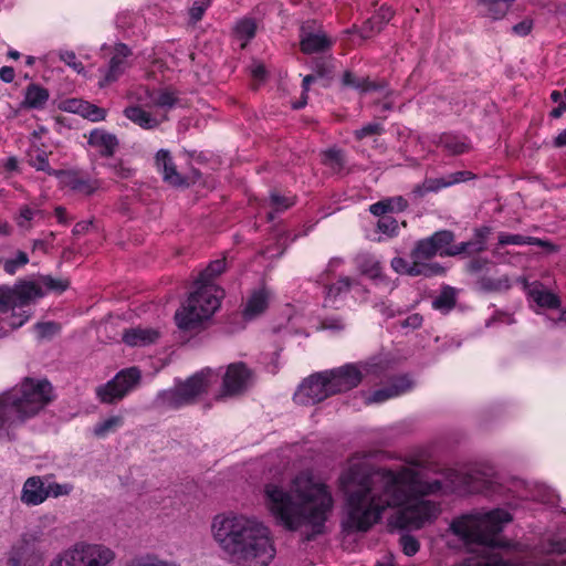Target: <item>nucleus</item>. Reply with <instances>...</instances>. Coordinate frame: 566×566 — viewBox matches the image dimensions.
Segmentation results:
<instances>
[{"label":"nucleus","mask_w":566,"mask_h":566,"mask_svg":"<svg viewBox=\"0 0 566 566\" xmlns=\"http://www.w3.org/2000/svg\"><path fill=\"white\" fill-rule=\"evenodd\" d=\"M377 229L380 233L386 234L387 237H394L398 231V222L391 216H382V218L378 219Z\"/></svg>","instance_id":"57"},{"label":"nucleus","mask_w":566,"mask_h":566,"mask_svg":"<svg viewBox=\"0 0 566 566\" xmlns=\"http://www.w3.org/2000/svg\"><path fill=\"white\" fill-rule=\"evenodd\" d=\"M52 392V385L46 379L27 377L19 386L1 394L0 440H13V430L50 403Z\"/></svg>","instance_id":"4"},{"label":"nucleus","mask_w":566,"mask_h":566,"mask_svg":"<svg viewBox=\"0 0 566 566\" xmlns=\"http://www.w3.org/2000/svg\"><path fill=\"white\" fill-rule=\"evenodd\" d=\"M524 289L526 290L527 296L539 307L557 310L562 305L559 296L551 291L544 290L542 284L538 282L528 284L525 280Z\"/></svg>","instance_id":"25"},{"label":"nucleus","mask_w":566,"mask_h":566,"mask_svg":"<svg viewBox=\"0 0 566 566\" xmlns=\"http://www.w3.org/2000/svg\"><path fill=\"white\" fill-rule=\"evenodd\" d=\"M342 262L343 261L340 259H332L328 262L326 271L318 276V283L323 284L324 286L325 306H332L342 294L349 292L350 287L355 283V280L348 276H343L332 284L326 282L328 274L333 273L335 269L342 264Z\"/></svg>","instance_id":"16"},{"label":"nucleus","mask_w":566,"mask_h":566,"mask_svg":"<svg viewBox=\"0 0 566 566\" xmlns=\"http://www.w3.org/2000/svg\"><path fill=\"white\" fill-rule=\"evenodd\" d=\"M106 167L116 181L132 179L136 170L128 166L123 159H113L103 164Z\"/></svg>","instance_id":"43"},{"label":"nucleus","mask_w":566,"mask_h":566,"mask_svg":"<svg viewBox=\"0 0 566 566\" xmlns=\"http://www.w3.org/2000/svg\"><path fill=\"white\" fill-rule=\"evenodd\" d=\"M18 306L29 308L30 302L43 295L41 286L34 282H25L14 289Z\"/></svg>","instance_id":"36"},{"label":"nucleus","mask_w":566,"mask_h":566,"mask_svg":"<svg viewBox=\"0 0 566 566\" xmlns=\"http://www.w3.org/2000/svg\"><path fill=\"white\" fill-rule=\"evenodd\" d=\"M124 114L142 128L150 129L159 125V120L146 108H124Z\"/></svg>","instance_id":"40"},{"label":"nucleus","mask_w":566,"mask_h":566,"mask_svg":"<svg viewBox=\"0 0 566 566\" xmlns=\"http://www.w3.org/2000/svg\"><path fill=\"white\" fill-rule=\"evenodd\" d=\"M400 545L402 547L403 554L407 556H413L420 548L419 541L408 534L401 535Z\"/></svg>","instance_id":"58"},{"label":"nucleus","mask_w":566,"mask_h":566,"mask_svg":"<svg viewBox=\"0 0 566 566\" xmlns=\"http://www.w3.org/2000/svg\"><path fill=\"white\" fill-rule=\"evenodd\" d=\"M385 133V128L381 123L373 122L364 125L361 128L354 132V136L357 140H361L369 136H379Z\"/></svg>","instance_id":"55"},{"label":"nucleus","mask_w":566,"mask_h":566,"mask_svg":"<svg viewBox=\"0 0 566 566\" xmlns=\"http://www.w3.org/2000/svg\"><path fill=\"white\" fill-rule=\"evenodd\" d=\"M485 546L476 555L464 558L459 566H523L522 563L505 559L500 553H494Z\"/></svg>","instance_id":"24"},{"label":"nucleus","mask_w":566,"mask_h":566,"mask_svg":"<svg viewBox=\"0 0 566 566\" xmlns=\"http://www.w3.org/2000/svg\"><path fill=\"white\" fill-rule=\"evenodd\" d=\"M412 387V381L408 375H399L390 378L387 386L375 390L368 398V403H380L388 399L398 397L407 392Z\"/></svg>","instance_id":"19"},{"label":"nucleus","mask_w":566,"mask_h":566,"mask_svg":"<svg viewBox=\"0 0 566 566\" xmlns=\"http://www.w3.org/2000/svg\"><path fill=\"white\" fill-rule=\"evenodd\" d=\"M265 497L270 512L285 528L296 531L302 526L310 527L306 541H313L326 532V522L334 507V499L326 484L297 476L290 491L268 484Z\"/></svg>","instance_id":"2"},{"label":"nucleus","mask_w":566,"mask_h":566,"mask_svg":"<svg viewBox=\"0 0 566 566\" xmlns=\"http://www.w3.org/2000/svg\"><path fill=\"white\" fill-rule=\"evenodd\" d=\"M211 376L212 370L206 368L185 381L177 382L174 388L161 390L157 396L158 405L175 410L192 405L199 396L208 390Z\"/></svg>","instance_id":"11"},{"label":"nucleus","mask_w":566,"mask_h":566,"mask_svg":"<svg viewBox=\"0 0 566 566\" xmlns=\"http://www.w3.org/2000/svg\"><path fill=\"white\" fill-rule=\"evenodd\" d=\"M394 17L390 7L381 6L363 25V36L367 38L370 33L380 32Z\"/></svg>","instance_id":"34"},{"label":"nucleus","mask_w":566,"mask_h":566,"mask_svg":"<svg viewBox=\"0 0 566 566\" xmlns=\"http://www.w3.org/2000/svg\"><path fill=\"white\" fill-rule=\"evenodd\" d=\"M87 144L94 148L102 158H112L119 147V140L116 135L102 128H94L90 132Z\"/></svg>","instance_id":"20"},{"label":"nucleus","mask_w":566,"mask_h":566,"mask_svg":"<svg viewBox=\"0 0 566 566\" xmlns=\"http://www.w3.org/2000/svg\"><path fill=\"white\" fill-rule=\"evenodd\" d=\"M35 329L41 338H46L56 334L60 327L54 322H42L35 325Z\"/></svg>","instance_id":"60"},{"label":"nucleus","mask_w":566,"mask_h":566,"mask_svg":"<svg viewBox=\"0 0 566 566\" xmlns=\"http://www.w3.org/2000/svg\"><path fill=\"white\" fill-rule=\"evenodd\" d=\"M361 380V371L353 364L316 373L298 386L294 401L305 406L316 405L333 395L356 388Z\"/></svg>","instance_id":"6"},{"label":"nucleus","mask_w":566,"mask_h":566,"mask_svg":"<svg viewBox=\"0 0 566 566\" xmlns=\"http://www.w3.org/2000/svg\"><path fill=\"white\" fill-rule=\"evenodd\" d=\"M150 97L153 106H175L179 102L176 91L170 87L154 91Z\"/></svg>","instance_id":"49"},{"label":"nucleus","mask_w":566,"mask_h":566,"mask_svg":"<svg viewBox=\"0 0 566 566\" xmlns=\"http://www.w3.org/2000/svg\"><path fill=\"white\" fill-rule=\"evenodd\" d=\"M227 269V260L226 258L217 259L211 261L209 265L200 272L196 282L202 284H214L213 280L221 275Z\"/></svg>","instance_id":"42"},{"label":"nucleus","mask_w":566,"mask_h":566,"mask_svg":"<svg viewBox=\"0 0 566 566\" xmlns=\"http://www.w3.org/2000/svg\"><path fill=\"white\" fill-rule=\"evenodd\" d=\"M53 177L59 179L61 188L85 197L93 196L102 187L101 179L93 178L88 172L80 169H61L53 172Z\"/></svg>","instance_id":"13"},{"label":"nucleus","mask_w":566,"mask_h":566,"mask_svg":"<svg viewBox=\"0 0 566 566\" xmlns=\"http://www.w3.org/2000/svg\"><path fill=\"white\" fill-rule=\"evenodd\" d=\"M29 165L39 171H44L49 176H53V172H57L61 169H53L50 166L48 154L42 150H35L29 154Z\"/></svg>","instance_id":"48"},{"label":"nucleus","mask_w":566,"mask_h":566,"mask_svg":"<svg viewBox=\"0 0 566 566\" xmlns=\"http://www.w3.org/2000/svg\"><path fill=\"white\" fill-rule=\"evenodd\" d=\"M252 377V370L242 361L232 363L227 367L222 379V392L226 396H235L243 392Z\"/></svg>","instance_id":"15"},{"label":"nucleus","mask_w":566,"mask_h":566,"mask_svg":"<svg viewBox=\"0 0 566 566\" xmlns=\"http://www.w3.org/2000/svg\"><path fill=\"white\" fill-rule=\"evenodd\" d=\"M224 290L217 284H202L195 282L186 305L176 312L177 326L184 331H192L209 319L221 305Z\"/></svg>","instance_id":"8"},{"label":"nucleus","mask_w":566,"mask_h":566,"mask_svg":"<svg viewBox=\"0 0 566 566\" xmlns=\"http://www.w3.org/2000/svg\"><path fill=\"white\" fill-rule=\"evenodd\" d=\"M123 424L124 418L122 416H112L104 421L96 423L93 429V433L96 438L103 439L123 427Z\"/></svg>","instance_id":"45"},{"label":"nucleus","mask_w":566,"mask_h":566,"mask_svg":"<svg viewBox=\"0 0 566 566\" xmlns=\"http://www.w3.org/2000/svg\"><path fill=\"white\" fill-rule=\"evenodd\" d=\"M510 244H512V245H535V247L545 248L549 251L556 250V248L553 243H551L547 240L541 239V238L501 232L499 234V245L504 247V245H510Z\"/></svg>","instance_id":"33"},{"label":"nucleus","mask_w":566,"mask_h":566,"mask_svg":"<svg viewBox=\"0 0 566 566\" xmlns=\"http://www.w3.org/2000/svg\"><path fill=\"white\" fill-rule=\"evenodd\" d=\"M132 55L130 48L125 43H117L114 48V55L108 62V66L104 70L99 69L103 77L98 81L101 87H105L116 82L124 74L128 63L127 57Z\"/></svg>","instance_id":"17"},{"label":"nucleus","mask_w":566,"mask_h":566,"mask_svg":"<svg viewBox=\"0 0 566 566\" xmlns=\"http://www.w3.org/2000/svg\"><path fill=\"white\" fill-rule=\"evenodd\" d=\"M295 205V196L281 195L277 191H271L269 196V206L273 211L268 212L266 220L273 221L276 212H283Z\"/></svg>","instance_id":"37"},{"label":"nucleus","mask_w":566,"mask_h":566,"mask_svg":"<svg viewBox=\"0 0 566 566\" xmlns=\"http://www.w3.org/2000/svg\"><path fill=\"white\" fill-rule=\"evenodd\" d=\"M140 380L142 373L137 367L124 368L106 384L96 387L95 394L102 403L112 405L124 399Z\"/></svg>","instance_id":"12"},{"label":"nucleus","mask_w":566,"mask_h":566,"mask_svg":"<svg viewBox=\"0 0 566 566\" xmlns=\"http://www.w3.org/2000/svg\"><path fill=\"white\" fill-rule=\"evenodd\" d=\"M159 337V332L154 328L135 327L126 329L123 334V340L128 346H146L155 343Z\"/></svg>","instance_id":"32"},{"label":"nucleus","mask_w":566,"mask_h":566,"mask_svg":"<svg viewBox=\"0 0 566 566\" xmlns=\"http://www.w3.org/2000/svg\"><path fill=\"white\" fill-rule=\"evenodd\" d=\"M453 240L454 233L450 230L437 231L431 237L427 238V260L436 254L447 256L444 251H448L449 248H453Z\"/></svg>","instance_id":"29"},{"label":"nucleus","mask_w":566,"mask_h":566,"mask_svg":"<svg viewBox=\"0 0 566 566\" xmlns=\"http://www.w3.org/2000/svg\"><path fill=\"white\" fill-rule=\"evenodd\" d=\"M342 86L358 90L361 93L385 92L387 83L385 81H370L369 77H358L355 73L347 70L342 76Z\"/></svg>","instance_id":"28"},{"label":"nucleus","mask_w":566,"mask_h":566,"mask_svg":"<svg viewBox=\"0 0 566 566\" xmlns=\"http://www.w3.org/2000/svg\"><path fill=\"white\" fill-rule=\"evenodd\" d=\"M41 214V210L38 206L23 205L19 208V212L14 217V221L20 229H30L31 222L35 217Z\"/></svg>","instance_id":"47"},{"label":"nucleus","mask_w":566,"mask_h":566,"mask_svg":"<svg viewBox=\"0 0 566 566\" xmlns=\"http://www.w3.org/2000/svg\"><path fill=\"white\" fill-rule=\"evenodd\" d=\"M31 316L30 308L21 306L13 307L7 315H2L0 321L7 324L10 328L15 329L24 325Z\"/></svg>","instance_id":"44"},{"label":"nucleus","mask_w":566,"mask_h":566,"mask_svg":"<svg viewBox=\"0 0 566 566\" xmlns=\"http://www.w3.org/2000/svg\"><path fill=\"white\" fill-rule=\"evenodd\" d=\"M313 70V74L316 75V78H322L327 82V84L333 80L334 77V59L333 56H319L315 57L312 61L311 65Z\"/></svg>","instance_id":"39"},{"label":"nucleus","mask_w":566,"mask_h":566,"mask_svg":"<svg viewBox=\"0 0 566 566\" xmlns=\"http://www.w3.org/2000/svg\"><path fill=\"white\" fill-rule=\"evenodd\" d=\"M475 177L470 170H459L441 177L427 178V192H439L444 188L472 180Z\"/></svg>","instance_id":"26"},{"label":"nucleus","mask_w":566,"mask_h":566,"mask_svg":"<svg viewBox=\"0 0 566 566\" xmlns=\"http://www.w3.org/2000/svg\"><path fill=\"white\" fill-rule=\"evenodd\" d=\"M490 261L485 258H473L467 263V272L476 274L485 269Z\"/></svg>","instance_id":"64"},{"label":"nucleus","mask_w":566,"mask_h":566,"mask_svg":"<svg viewBox=\"0 0 566 566\" xmlns=\"http://www.w3.org/2000/svg\"><path fill=\"white\" fill-rule=\"evenodd\" d=\"M13 307H18L14 290H1L0 314L7 315Z\"/></svg>","instance_id":"56"},{"label":"nucleus","mask_w":566,"mask_h":566,"mask_svg":"<svg viewBox=\"0 0 566 566\" xmlns=\"http://www.w3.org/2000/svg\"><path fill=\"white\" fill-rule=\"evenodd\" d=\"M492 469H471L461 472L451 468L434 463L427 454V496L481 493L486 496L499 491Z\"/></svg>","instance_id":"5"},{"label":"nucleus","mask_w":566,"mask_h":566,"mask_svg":"<svg viewBox=\"0 0 566 566\" xmlns=\"http://www.w3.org/2000/svg\"><path fill=\"white\" fill-rule=\"evenodd\" d=\"M346 163V156L342 149L329 148L322 153V164L334 174H340L345 169Z\"/></svg>","instance_id":"38"},{"label":"nucleus","mask_w":566,"mask_h":566,"mask_svg":"<svg viewBox=\"0 0 566 566\" xmlns=\"http://www.w3.org/2000/svg\"><path fill=\"white\" fill-rule=\"evenodd\" d=\"M490 233L491 228L488 226L476 228L472 239L459 244H454L453 248H449V250L444 251V253L447 256L481 253L486 250V240Z\"/></svg>","instance_id":"21"},{"label":"nucleus","mask_w":566,"mask_h":566,"mask_svg":"<svg viewBox=\"0 0 566 566\" xmlns=\"http://www.w3.org/2000/svg\"><path fill=\"white\" fill-rule=\"evenodd\" d=\"M391 268L400 274L412 276L424 273V239H420L411 253L410 260L397 256L391 260Z\"/></svg>","instance_id":"18"},{"label":"nucleus","mask_w":566,"mask_h":566,"mask_svg":"<svg viewBox=\"0 0 566 566\" xmlns=\"http://www.w3.org/2000/svg\"><path fill=\"white\" fill-rule=\"evenodd\" d=\"M115 557L114 551L103 544L80 541L60 552L49 566H111Z\"/></svg>","instance_id":"10"},{"label":"nucleus","mask_w":566,"mask_h":566,"mask_svg":"<svg viewBox=\"0 0 566 566\" xmlns=\"http://www.w3.org/2000/svg\"><path fill=\"white\" fill-rule=\"evenodd\" d=\"M345 497L347 532H367L388 507H399L389 520L391 530H420L424 526V482L410 468L398 471L352 461L339 476Z\"/></svg>","instance_id":"1"},{"label":"nucleus","mask_w":566,"mask_h":566,"mask_svg":"<svg viewBox=\"0 0 566 566\" xmlns=\"http://www.w3.org/2000/svg\"><path fill=\"white\" fill-rule=\"evenodd\" d=\"M512 520V514L506 510L493 509L489 512L457 517L450 524V528L457 536L468 543H476L491 548H503L507 547V544L497 541L494 536L500 534Z\"/></svg>","instance_id":"7"},{"label":"nucleus","mask_w":566,"mask_h":566,"mask_svg":"<svg viewBox=\"0 0 566 566\" xmlns=\"http://www.w3.org/2000/svg\"><path fill=\"white\" fill-rule=\"evenodd\" d=\"M40 283L48 291L57 294H62L63 292H65L71 284L69 279L53 277L51 275H42L40 277Z\"/></svg>","instance_id":"51"},{"label":"nucleus","mask_w":566,"mask_h":566,"mask_svg":"<svg viewBox=\"0 0 566 566\" xmlns=\"http://www.w3.org/2000/svg\"><path fill=\"white\" fill-rule=\"evenodd\" d=\"M213 538L233 566H268L275 556L270 531L242 515L216 516Z\"/></svg>","instance_id":"3"},{"label":"nucleus","mask_w":566,"mask_h":566,"mask_svg":"<svg viewBox=\"0 0 566 566\" xmlns=\"http://www.w3.org/2000/svg\"><path fill=\"white\" fill-rule=\"evenodd\" d=\"M250 75L254 82L264 83L269 77V72L263 63L254 62L250 69Z\"/></svg>","instance_id":"59"},{"label":"nucleus","mask_w":566,"mask_h":566,"mask_svg":"<svg viewBox=\"0 0 566 566\" xmlns=\"http://www.w3.org/2000/svg\"><path fill=\"white\" fill-rule=\"evenodd\" d=\"M269 297L270 294L265 287L253 291L247 300L243 317L245 319H253L265 312L269 306Z\"/></svg>","instance_id":"30"},{"label":"nucleus","mask_w":566,"mask_h":566,"mask_svg":"<svg viewBox=\"0 0 566 566\" xmlns=\"http://www.w3.org/2000/svg\"><path fill=\"white\" fill-rule=\"evenodd\" d=\"M357 270L371 280H381L382 268L379 260L370 252H359L354 259Z\"/></svg>","instance_id":"31"},{"label":"nucleus","mask_w":566,"mask_h":566,"mask_svg":"<svg viewBox=\"0 0 566 566\" xmlns=\"http://www.w3.org/2000/svg\"><path fill=\"white\" fill-rule=\"evenodd\" d=\"M512 0L504 1H493L489 3H484L483 6L486 8V15L492 18L493 20H500L505 17L509 11L510 2Z\"/></svg>","instance_id":"53"},{"label":"nucleus","mask_w":566,"mask_h":566,"mask_svg":"<svg viewBox=\"0 0 566 566\" xmlns=\"http://www.w3.org/2000/svg\"><path fill=\"white\" fill-rule=\"evenodd\" d=\"M72 490H73V486L67 483L60 484V483L53 482L46 486L49 496H53V497L69 495L72 492Z\"/></svg>","instance_id":"61"},{"label":"nucleus","mask_w":566,"mask_h":566,"mask_svg":"<svg viewBox=\"0 0 566 566\" xmlns=\"http://www.w3.org/2000/svg\"><path fill=\"white\" fill-rule=\"evenodd\" d=\"M50 98L49 90L31 83L25 87L24 98L19 106H43Z\"/></svg>","instance_id":"35"},{"label":"nucleus","mask_w":566,"mask_h":566,"mask_svg":"<svg viewBox=\"0 0 566 566\" xmlns=\"http://www.w3.org/2000/svg\"><path fill=\"white\" fill-rule=\"evenodd\" d=\"M126 566H180L174 562H168L159 558L156 555L147 554L138 556L129 560Z\"/></svg>","instance_id":"52"},{"label":"nucleus","mask_w":566,"mask_h":566,"mask_svg":"<svg viewBox=\"0 0 566 566\" xmlns=\"http://www.w3.org/2000/svg\"><path fill=\"white\" fill-rule=\"evenodd\" d=\"M432 144H434L438 148H441L442 151L452 156H459L469 153L471 149L470 139L462 134L455 133H443L437 138L432 139Z\"/></svg>","instance_id":"22"},{"label":"nucleus","mask_w":566,"mask_h":566,"mask_svg":"<svg viewBox=\"0 0 566 566\" xmlns=\"http://www.w3.org/2000/svg\"><path fill=\"white\" fill-rule=\"evenodd\" d=\"M208 8L209 7H206L202 3L195 1L192 7L189 9V24H197L202 19Z\"/></svg>","instance_id":"63"},{"label":"nucleus","mask_w":566,"mask_h":566,"mask_svg":"<svg viewBox=\"0 0 566 566\" xmlns=\"http://www.w3.org/2000/svg\"><path fill=\"white\" fill-rule=\"evenodd\" d=\"M256 29V21L253 18H243L235 23L233 34L237 39L243 41L241 48H245L247 43L255 36Z\"/></svg>","instance_id":"41"},{"label":"nucleus","mask_w":566,"mask_h":566,"mask_svg":"<svg viewBox=\"0 0 566 566\" xmlns=\"http://www.w3.org/2000/svg\"><path fill=\"white\" fill-rule=\"evenodd\" d=\"M64 111L72 112L80 115L83 119L90 122H99L106 117V108H63Z\"/></svg>","instance_id":"54"},{"label":"nucleus","mask_w":566,"mask_h":566,"mask_svg":"<svg viewBox=\"0 0 566 566\" xmlns=\"http://www.w3.org/2000/svg\"><path fill=\"white\" fill-rule=\"evenodd\" d=\"M155 164L157 170L163 175V179L165 182L169 184L172 187H179L180 185L188 184V181L182 179V175L177 171L176 165L168 150H158L155 157Z\"/></svg>","instance_id":"23"},{"label":"nucleus","mask_w":566,"mask_h":566,"mask_svg":"<svg viewBox=\"0 0 566 566\" xmlns=\"http://www.w3.org/2000/svg\"><path fill=\"white\" fill-rule=\"evenodd\" d=\"M321 328L322 329H331L334 332H340L345 328L344 319L339 316H329L325 317L321 322Z\"/></svg>","instance_id":"62"},{"label":"nucleus","mask_w":566,"mask_h":566,"mask_svg":"<svg viewBox=\"0 0 566 566\" xmlns=\"http://www.w3.org/2000/svg\"><path fill=\"white\" fill-rule=\"evenodd\" d=\"M49 497L46 486L40 476H31L23 484L21 500L28 505L42 504Z\"/></svg>","instance_id":"27"},{"label":"nucleus","mask_w":566,"mask_h":566,"mask_svg":"<svg viewBox=\"0 0 566 566\" xmlns=\"http://www.w3.org/2000/svg\"><path fill=\"white\" fill-rule=\"evenodd\" d=\"M314 20H307L300 28V50L304 54L324 53L333 46V40L324 32H315Z\"/></svg>","instance_id":"14"},{"label":"nucleus","mask_w":566,"mask_h":566,"mask_svg":"<svg viewBox=\"0 0 566 566\" xmlns=\"http://www.w3.org/2000/svg\"><path fill=\"white\" fill-rule=\"evenodd\" d=\"M455 291L453 287L446 286L441 293L433 300L432 307L441 313H448L455 306Z\"/></svg>","instance_id":"46"},{"label":"nucleus","mask_w":566,"mask_h":566,"mask_svg":"<svg viewBox=\"0 0 566 566\" xmlns=\"http://www.w3.org/2000/svg\"><path fill=\"white\" fill-rule=\"evenodd\" d=\"M29 263V255L27 252L19 250L14 258L6 259L2 261L3 271L7 274L13 275L17 271Z\"/></svg>","instance_id":"50"},{"label":"nucleus","mask_w":566,"mask_h":566,"mask_svg":"<svg viewBox=\"0 0 566 566\" xmlns=\"http://www.w3.org/2000/svg\"><path fill=\"white\" fill-rule=\"evenodd\" d=\"M51 548L49 533L40 526L30 528L12 544L7 564L9 566H43Z\"/></svg>","instance_id":"9"}]
</instances>
